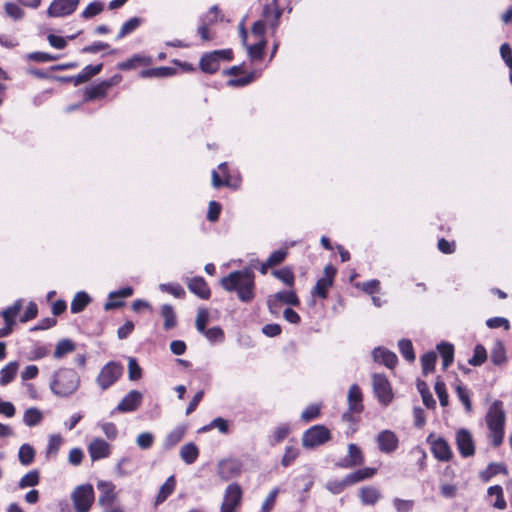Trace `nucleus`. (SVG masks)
I'll list each match as a JSON object with an SVG mask.
<instances>
[{"mask_svg":"<svg viewBox=\"0 0 512 512\" xmlns=\"http://www.w3.org/2000/svg\"><path fill=\"white\" fill-rule=\"evenodd\" d=\"M490 360L495 365H501L506 361L505 348L501 342L495 343L491 350Z\"/></svg>","mask_w":512,"mask_h":512,"instance_id":"47","label":"nucleus"},{"mask_svg":"<svg viewBox=\"0 0 512 512\" xmlns=\"http://www.w3.org/2000/svg\"><path fill=\"white\" fill-rule=\"evenodd\" d=\"M221 287L228 293H236L240 302L250 303L256 296L255 273L251 267L236 270L221 278Z\"/></svg>","mask_w":512,"mask_h":512,"instance_id":"1","label":"nucleus"},{"mask_svg":"<svg viewBox=\"0 0 512 512\" xmlns=\"http://www.w3.org/2000/svg\"><path fill=\"white\" fill-rule=\"evenodd\" d=\"M500 55L508 68L512 69V49L508 43L501 45Z\"/></svg>","mask_w":512,"mask_h":512,"instance_id":"64","label":"nucleus"},{"mask_svg":"<svg viewBox=\"0 0 512 512\" xmlns=\"http://www.w3.org/2000/svg\"><path fill=\"white\" fill-rule=\"evenodd\" d=\"M104 2L96 0L89 3L86 8L82 11L81 17L83 19L93 18L104 11Z\"/></svg>","mask_w":512,"mask_h":512,"instance_id":"42","label":"nucleus"},{"mask_svg":"<svg viewBox=\"0 0 512 512\" xmlns=\"http://www.w3.org/2000/svg\"><path fill=\"white\" fill-rule=\"evenodd\" d=\"M76 349L75 343L70 339L60 340L54 350L53 356L56 359H61L65 355L72 353Z\"/></svg>","mask_w":512,"mask_h":512,"instance_id":"34","label":"nucleus"},{"mask_svg":"<svg viewBox=\"0 0 512 512\" xmlns=\"http://www.w3.org/2000/svg\"><path fill=\"white\" fill-rule=\"evenodd\" d=\"M487 359L486 349L482 345H477L474 349V355L469 359V364L472 366H480Z\"/></svg>","mask_w":512,"mask_h":512,"instance_id":"55","label":"nucleus"},{"mask_svg":"<svg viewBox=\"0 0 512 512\" xmlns=\"http://www.w3.org/2000/svg\"><path fill=\"white\" fill-rule=\"evenodd\" d=\"M372 385L378 401L383 405H388L393 399V393L387 377L383 374H373Z\"/></svg>","mask_w":512,"mask_h":512,"instance_id":"8","label":"nucleus"},{"mask_svg":"<svg viewBox=\"0 0 512 512\" xmlns=\"http://www.w3.org/2000/svg\"><path fill=\"white\" fill-rule=\"evenodd\" d=\"M90 302L91 298L86 292H77L71 302V312L74 314L82 312Z\"/></svg>","mask_w":512,"mask_h":512,"instance_id":"31","label":"nucleus"},{"mask_svg":"<svg viewBox=\"0 0 512 512\" xmlns=\"http://www.w3.org/2000/svg\"><path fill=\"white\" fill-rule=\"evenodd\" d=\"M111 84L107 81H103L96 85H92L90 87H86L84 90L83 100L85 102L93 101L96 99H102L106 96L108 88Z\"/></svg>","mask_w":512,"mask_h":512,"instance_id":"22","label":"nucleus"},{"mask_svg":"<svg viewBox=\"0 0 512 512\" xmlns=\"http://www.w3.org/2000/svg\"><path fill=\"white\" fill-rule=\"evenodd\" d=\"M331 438L329 429L323 425H314L306 430L302 437V444L306 448H315L323 445Z\"/></svg>","mask_w":512,"mask_h":512,"instance_id":"5","label":"nucleus"},{"mask_svg":"<svg viewBox=\"0 0 512 512\" xmlns=\"http://www.w3.org/2000/svg\"><path fill=\"white\" fill-rule=\"evenodd\" d=\"M74 508L77 512H88L94 502L92 485L78 486L72 494Z\"/></svg>","mask_w":512,"mask_h":512,"instance_id":"6","label":"nucleus"},{"mask_svg":"<svg viewBox=\"0 0 512 512\" xmlns=\"http://www.w3.org/2000/svg\"><path fill=\"white\" fill-rule=\"evenodd\" d=\"M175 479L174 476H170L165 483L160 487L158 495L156 497L155 505L163 503L174 491Z\"/></svg>","mask_w":512,"mask_h":512,"instance_id":"36","label":"nucleus"},{"mask_svg":"<svg viewBox=\"0 0 512 512\" xmlns=\"http://www.w3.org/2000/svg\"><path fill=\"white\" fill-rule=\"evenodd\" d=\"M102 67H103L102 63L97 64V65L85 66L81 70V72L78 75H76L75 86L85 83V82L89 81L92 77H94L95 75L99 74L102 70Z\"/></svg>","mask_w":512,"mask_h":512,"instance_id":"28","label":"nucleus"},{"mask_svg":"<svg viewBox=\"0 0 512 512\" xmlns=\"http://www.w3.org/2000/svg\"><path fill=\"white\" fill-rule=\"evenodd\" d=\"M488 496L495 497V501L493 502V507L503 510L506 508L507 504L503 495V488L500 485L491 486L488 488Z\"/></svg>","mask_w":512,"mask_h":512,"instance_id":"38","label":"nucleus"},{"mask_svg":"<svg viewBox=\"0 0 512 512\" xmlns=\"http://www.w3.org/2000/svg\"><path fill=\"white\" fill-rule=\"evenodd\" d=\"M18 457H19V461L23 465H25V466L30 465L34 461L35 450L31 445L23 444L19 448Z\"/></svg>","mask_w":512,"mask_h":512,"instance_id":"44","label":"nucleus"},{"mask_svg":"<svg viewBox=\"0 0 512 512\" xmlns=\"http://www.w3.org/2000/svg\"><path fill=\"white\" fill-rule=\"evenodd\" d=\"M375 473V468L365 467L347 474L345 476V483L348 486H352L356 483L372 478L375 475Z\"/></svg>","mask_w":512,"mask_h":512,"instance_id":"24","label":"nucleus"},{"mask_svg":"<svg viewBox=\"0 0 512 512\" xmlns=\"http://www.w3.org/2000/svg\"><path fill=\"white\" fill-rule=\"evenodd\" d=\"M231 58L232 51L230 49L206 53L200 59V68L205 73L213 74L219 69L221 61L230 60Z\"/></svg>","mask_w":512,"mask_h":512,"instance_id":"4","label":"nucleus"},{"mask_svg":"<svg viewBox=\"0 0 512 512\" xmlns=\"http://www.w3.org/2000/svg\"><path fill=\"white\" fill-rule=\"evenodd\" d=\"M376 442L379 450L386 454L393 453L399 446L397 435L389 429L381 431L376 437Z\"/></svg>","mask_w":512,"mask_h":512,"instance_id":"15","label":"nucleus"},{"mask_svg":"<svg viewBox=\"0 0 512 512\" xmlns=\"http://www.w3.org/2000/svg\"><path fill=\"white\" fill-rule=\"evenodd\" d=\"M63 444V437L60 434H53L49 437L48 445L46 448L45 456L47 459L56 458L61 446Z\"/></svg>","mask_w":512,"mask_h":512,"instance_id":"32","label":"nucleus"},{"mask_svg":"<svg viewBox=\"0 0 512 512\" xmlns=\"http://www.w3.org/2000/svg\"><path fill=\"white\" fill-rule=\"evenodd\" d=\"M123 368L115 362H109L100 371L97 377L98 385L104 390L112 386L122 375Z\"/></svg>","mask_w":512,"mask_h":512,"instance_id":"9","label":"nucleus"},{"mask_svg":"<svg viewBox=\"0 0 512 512\" xmlns=\"http://www.w3.org/2000/svg\"><path fill=\"white\" fill-rule=\"evenodd\" d=\"M38 307L37 304L33 301L29 302L24 314L20 317L21 323H26L37 317Z\"/></svg>","mask_w":512,"mask_h":512,"instance_id":"62","label":"nucleus"},{"mask_svg":"<svg viewBox=\"0 0 512 512\" xmlns=\"http://www.w3.org/2000/svg\"><path fill=\"white\" fill-rule=\"evenodd\" d=\"M19 368L17 361H11L0 370V385L10 384L16 377Z\"/></svg>","mask_w":512,"mask_h":512,"instance_id":"27","label":"nucleus"},{"mask_svg":"<svg viewBox=\"0 0 512 512\" xmlns=\"http://www.w3.org/2000/svg\"><path fill=\"white\" fill-rule=\"evenodd\" d=\"M287 254H288L287 247L272 252L271 255L269 256V258L267 259L268 265L276 266V265L281 264L285 260Z\"/></svg>","mask_w":512,"mask_h":512,"instance_id":"60","label":"nucleus"},{"mask_svg":"<svg viewBox=\"0 0 512 512\" xmlns=\"http://www.w3.org/2000/svg\"><path fill=\"white\" fill-rule=\"evenodd\" d=\"M281 303L297 306L299 305V299L294 291H279L268 297L267 305L269 311L272 314H278Z\"/></svg>","mask_w":512,"mask_h":512,"instance_id":"12","label":"nucleus"},{"mask_svg":"<svg viewBox=\"0 0 512 512\" xmlns=\"http://www.w3.org/2000/svg\"><path fill=\"white\" fill-rule=\"evenodd\" d=\"M81 33H82V31H78L76 34L69 35L66 38H64L62 36L55 35V34H49L47 36V40L51 47L61 50L67 46V40H74Z\"/></svg>","mask_w":512,"mask_h":512,"instance_id":"40","label":"nucleus"},{"mask_svg":"<svg viewBox=\"0 0 512 512\" xmlns=\"http://www.w3.org/2000/svg\"><path fill=\"white\" fill-rule=\"evenodd\" d=\"M97 488L100 492L99 504L103 506L105 512H123L119 507H114L116 499L115 485L109 481H99Z\"/></svg>","mask_w":512,"mask_h":512,"instance_id":"7","label":"nucleus"},{"mask_svg":"<svg viewBox=\"0 0 512 512\" xmlns=\"http://www.w3.org/2000/svg\"><path fill=\"white\" fill-rule=\"evenodd\" d=\"M80 0H53L47 8V15L52 18L66 17L73 14Z\"/></svg>","mask_w":512,"mask_h":512,"instance_id":"10","label":"nucleus"},{"mask_svg":"<svg viewBox=\"0 0 512 512\" xmlns=\"http://www.w3.org/2000/svg\"><path fill=\"white\" fill-rule=\"evenodd\" d=\"M159 289L176 298H184L186 295L184 288L178 283H163L159 285Z\"/></svg>","mask_w":512,"mask_h":512,"instance_id":"48","label":"nucleus"},{"mask_svg":"<svg viewBox=\"0 0 512 512\" xmlns=\"http://www.w3.org/2000/svg\"><path fill=\"white\" fill-rule=\"evenodd\" d=\"M4 9L6 14L14 20H20L24 16V11L16 3L8 2L5 4Z\"/></svg>","mask_w":512,"mask_h":512,"instance_id":"58","label":"nucleus"},{"mask_svg":"<svg viewBox=\"0 0 512 512\" xmlns=\"http://www.w3.org/2000/svg\"><path fill=\"white\" fill-rule=\"evenodd\" d=\"M335 274L336 269L332 265H327L324 268V276L318 279L312 290V294L325 299L328 294V289L333 285V278Z\"/></svg>","mask_w":512,"mask_h":512,"instance_id":"14","label":"nucleus"},{"mask_svg":"<svg viewBox=\"0 0 512 512\" xmlns=\"http://www.w3.org/2000/svg\"><path fill=\"white\" fill-rule=\"evenodd\" d=\"M241 471L242 465L238 460L235 459H224L221 460L217 465L218 476L224 481H228L234 477L239 476Z\"/></svg>","mask_w":512,"mask_h":512,"instance_id":"16","label":"nucleus"},{"mask_svg":"<svg viewBox=\"0 0 512 512\" xmlns=\"http://www.w3.org/2000/svg\"><path fill=\"white\" fill-rule=\"evenodd\" d=\"M437 355L435 352H427L421 357L423 373L427 375L434 371Z\"/></svg>","mask_w":512,"mask_h":512,"instance_id":"50","label":"nucleus"},{"mask_svg":"<svg viewBox=\"0 0 512 512\" xmlns=\"http://www.w3.org/2000/svg\"><path fill=\"white\" fill-rule=\"evenodd\" d=\"M364 463V455L356 444L348 445V453L347 455L340 459L337 463V466L341 468H354L356 466H360Z\"/></svg>","mask_w":512,"mask_h":512,"instance_id":"17","label":"nucleus"},{"mask_svg":"<svg viewBox=\"0 0 512 512\" xmlns=\"http://www.w3.org/2000/svg\"><path fill=\"white\" fill-rule=\"evenodd\" d=\"M126 297H128V287H123L118 292L110 293L104 306L105 309L112 310L124 306Z\"/></svg>","mask_w":512,"mask_h":512,"instance_id":"26","label":"nucleus"},{"mask_svg":"<svg viewBox=\"0 0 512 512\" xmlns=\"http://www.w3.org/2000/svg\"><path fill=\"white\" fill-rule=\"evenodd\" d=\"M456 393H457L459 400L464 405L466 411L468 413L471 412L472 411V403H471L470 395H469L467 388L462 385H458L456 387Z\"/></svg>","mask_w":512,"mask_h":512,"instance_id":"57","label":"nucleus"},{"mask_svg":"<svg viewBox=\"0 0 512 512\" xmlns=\"http://www.w3.org/2000/svg\"><path fill=\"white\" fill-rule=\"evenodd\" d=\"M185 435L184 427H176L173 429L165 438L164 446L165 448H172L177 443H179Z\"/></svg>","mask_w":512,"mask_h":512,"instance_id":"45","label":"nucleus"},{"mask_svg":"<svg viewBox=\"0 0 512 512\" xmlns=\"http://www.w3.org/2000/svg\"><path fill=\"white\" fill-rule=\"evenodd\" d=\"M28 61H33L37 63H46L50 61H56L59 59L58 55H53L47 52L35 51L28 53L26 56Z\"/></svg>","mask_w":512,"mask_h":512,"instance_id":"46","label":"nucleus"},{"mask_svg":"<svg viewBox=\"0 0 512 512\" xmlns=\"http://www.w3.org/2000/svg\"><path fill=\"white\" fill-rule=\"evenodd\" d=\"M187 287L191 293L201 299H209L211 295L210 288L203 277H192L187 279Z\"/></svg>","mask_w":512,"mask_h":512,"instance_id":"20","label":"nucleus"},{"mask_svg":"<svg viewBox=\"0 0 512 512\" xmlns=\"http://www.w3.org/2000/svg\"><path fill=\"white\" fill-rule=\"evenodd\" d=\"M272 275L288 286H293L294 284V274L292 270L288 267H284L279 270H274L272 271Z\"/></svg>","mask_w":512,"mask_h":512,"instance_id":"51","label":"nucleus"},{"mask_svg":"<svg viewBox=\"0 0 512 512\" xmlns=\"http://www.w3.org/2000/svg\"><path fill=\"white\" fill-rule=\"evenodd\" d=\"M435 392L439 398V401H440V405L445 407L448 405L449 403V397H448V393L446 391V385L444 382L442 381H437L435 383Z\"/></svg>","mask_w":512,"mask_h":512,"instance_id":"59","label":"nucleus"},{"mask_svg":"<svg viewBox=\"0 0 512 512\" xmlns=\"http://www.w3.org/2000/svg\"><path fill=\"white\" fill-rule=\"evenodd\" d=\"M432 453L439 461L447 462L451 460L453 452L448 442L443 438H438L432 442Z\"/></svg>","mask_w":512,"mask_h":512,"instance_id":"21","label":"nucleus"},{"mask_svg":"<svg viewBox=\"0 0 512 512\" xmlns=\"http://www.w3.org/2000/svg\"><path fill=\"white\" fill-rule=\"evenodd\" d=\"M437 349L443 358V368L447 369L454 359V347L450 343L442 342L437 345Z\"/></svg>","mask_w":512,"mask_h":512,"instance_id":"35","label":"nucleus"},{"mask_svg":"<svg viewBox=\"0 0 512 512\" xmlns=\"http://www.w3.org/2000/svg\"><path fill=\"white\" fill-rule=\"evenodd\" d=\"M161 316L164 319L163 327L165 330H170L176 326V315L170 304H164L161 306Z\"/></svg>","mask_w":512,"mask_h":512,"instance_id":"37","label":"nucleus"},{"mask_svg":"<svg viewBox=\"0 0 512 512\" xmlns=\"http://www.w3.org/2000/svg\"><path fill=\"white\" fill-rule=\"evenodd\" d=\"M88 452L92 461L107 458L110 453V445L101 438L94 439L88 446Z\"/></svg>","mask_w":512,"mask_h":512,"instance_id":"19","label":"nucleus"},{"mask_svg":"<svg viewBox=\"0 0 512 512\" xmlns=\"http://www.w3.org/2000/svg\"><path fill=\"white\" fill-rule=\"evenodd\" d=\"M278 494H279L278 488H274L268 494V496L266 497V499L264 500V502L262 504L261 512H271V510L273 509V507L275 505L276 498H277Z\"/></svg>","mask_w":512,"mask_h":512,"instance_id":"61","label":"nucleus"},{"mask_svg":"<svg viewBox=\"0 0 512 512\" xmlns=\"http://www.w3.org/2000/svg\"><path fill=\"white\" fill-rule=\"evenodd\" d=\"M362 392L360 387L357 384H353L350 386L348 390L347 395V401H348V411L345 412L342 416L343 420L345 421H351L352 420V414L356 413L359 414L363 410V404H362Z\"/></svg>","mask_w":512,"mask_h":512,"instance_id":"11","label":"nucleus"},{"mask_svg":"<svg viewBox=\"0 0 512 512\" xmlns=\"http://www.w3.org/2000/svg\"><path fill=\"white\" fill-rule=\"evenodd\" d=\"M176 70L172 67H157L147 69L141 72L142 77L165 78L172 76Z\"/></svg>","mask_w":512,"mask_h":512,"instance_id":"39","label":"nucleus"},{"mask_svg":"<svg viewBox=\"0 0 512 512\" xmlns=\"http://www.w3.org/2000/svg\"><path fill=\"white\" fill-rule=\"evenodd\" d=\"M198 456L199 449L193 442L184 444L180 449V457L182 461L188 465L193 464Z\"/></svg>","mask_w":512,"mask_h":512,"instance_id":"29","label":"nucleus"},{"mask_svg":"<svg viewBox=\"0 0 512 512\" xmlns=\"http://www.w3.org/2000/svg\"><path fill=\"white\" fill-rule=\"evenodd\" d=\"M153 442H154V436L150 432L141 433L140 435H138V437L136 439V443L141 449L150 448L152 446Z\"/></svg>","mask_w":512,"mask_h":512,"instance_id":"63","label":"nucleus"},{"mask_svg":"<svg viewBox=\"0 0 512 512\" xmlns=\"http://www.w3.org/2000/svg\"><path fill=\"white\" fill-rule=\"evenodd\" d=\"M372 356L374 361L382 363L388 368H393L397 363L396 354L383 347H376L372 352Z\"/></svg>","mask_w":512,"mask_h":512,"instance_id":"23","label":"nucleus"},{"mask_svg":"<svg viewBox=\"0 0 512 512\" xmlns=\"http://www.w3.org/2000/svg\"><path fill=\"white\" fill-rule=\"evenodd\" d=\"M218 169L223 174L224 179L221 178L218 171L213 170L212 171V186L214 188H220L222 186H230V180L227 175V170H228L227 163L226 162L221 163L218 166Z\"/></svg>","mask_w":512,"mask_h":512,"instance_id":"33","label":"nucleus"},{"mask_svg":"<svg viewBox=\"0 0 512 512\" xmlns=\"http://www.w3.org/2000/svg\"><path fill=\"white\" fill-rule=\"evenodd\" d=\"M381 496L380 490L373 486L362 487L359 491V498L364 505L376 504Z\"/></svg>","mask_w":512,"mask_h":512,"instance_id":"25","label":"nucleus"},{"mask_svg":"<svg viewBox=\"0 0 512 512\" xmlns=\"http://www.w3.org/2000/svg\"><path fill=\"white\" fill-rule=\"evenodd\" d=\"M42 419H43V414L37 408H34V407L28 408L24 412L23 421L29 427L38 425L42 421Z\"/></svg>","mask_w":512,"mask_h":512,"instance_id":"41","label":"nucleus"},{"mask_svg":"<svg viewBox=\"0 0 512 512\" xmlns=\"http://www.w3.org/2000/svg\"><path fill=\"white\" fill-rule=\"evenodd\" d=\"M22 306L23 300L18 299L11 306L7 307L1 312L5 324H8L12 327L15 325V317L19 314Z\"/></svg>","mask_w":512,"mask_h":512,"instance_id":"30","label":"nucleus"},{"mask_svg":"<svg viewBox=\"0 0 512 512\" xmlns=\"http://www.w3.org/2000/svg\"><path fill=\"white\" fill-rule=\"evenodd\" d=\"M203 335L211 343H221L224 340V332L220 327L206 329V332H204Z\"/></svg>","mask_w":512,"mask_h":512,"instance_id":"56","label":"nucleus"},{"mask_svg":"<svg viewBox=\"0 0 512 512\" xmlns=\"http://www.w3.org/2000/svg\"><path fill=\"white\" fill-rule=\"evenodd\" d=\"M487 426L492 433V443L495 447L503 442L505 413L501 401H495L486 415Z\"/></svg>","mask_w":512,"mask_h":512,"instance_id":"3","label":"nucleus"},{"mask_svg":"<svg viewBox=\"0 0 512 512\" xmlns=\"http://www.w3.org/2000/svg\"><path fill=\"white\" fill-rule=\"evenodd\" d=\"M209 322V311L206 308H199L196 316V329L199 333L206 332V325Z\"/></svg>","mask_w":512,"mask_h":512,"instance_id":"52","label":"nucleus"},{"mask_svg":"<svg viewBox=\"0 0 512 512\" xmlns=\"http://www.w3.org/2000/svg\"><path fill=\"white\" fill-rule=\"evenodd\" d=\"M398 347L402 356L409 362H413L415 360V353L413 349L412 342L408 339H401L398 342Z\"/></svg>","mask_w":512,"mask_h":512,"instance_id":"49","label":"nucleus"},{"mask_svg":"<svg viewBox=\"0 0 512 512\" xmlns=\"http://www.w3.org/2000/svg\"><path fill=\"white\" fill-rule=\"evenodd\" d=\"M39 483V473L36 470L29 471L19 481L20 488L33 487Z\"/></svg>","mask_w":512,"mask_h":512,"instance_id":"54","label":"nucleus"},{"mask_svg":"<svg viewBox=\"0 0 512 512\" xmlns=\"http://www.w3.org/2000/svg\"><path fill=\"white\" fill-rule=\"evenodd\" d=\"M80 377L72 368H62L54 374L51 390L60 397H68L79 387Z\"/></svg>","mask_w":512,"mask_h":512,"instance_id":"2","label":"nucleus"},{"mask_svg":"<svg viewBox=\"0 0 512 512\" xmlns=\"http://www.w3.org/2000/svg\"><path fill=\"white\" fill-rule=\"evenodd\" d=\"M242 499V490L236 483L227 486L220 512H235Z\"/></svg>","mask_w":512,"mask_h":512,"instance_id":"13","label":"nucleus"},{"mask_svg":"<svg viewBox=\"0 0 512 512\" xmlns=\"http://www.w3.org/2000/svg\"><path fill=\"white\" fill-rule=\"evenodd\" d=\"M248 55L252 60H261L263 58L264 50L266 48V41L259 39V41L253 45H245Z\"/></svg>","mask_w":512,"mask_h":512,"instance_id":"43","label":"nucleus"},{"mask_svg":"<svg viewBox=\"0 0 512 512\" xmlns=\"http://www.w3.org/2000/svg\"><path fill=\"white\" fill-rule=\"evenodd\" d=\"M456 444L459 453L463 457H470L475 453L474 442L471 433L466 429H460L456 433Z\"/></svg>","mask_w":512,"mask_h":512,"instance_id":"18","label":"nucleus"},{"mask_svg":"<svg viewBox=\"0 0 512 512\" xmlns=\"http://www.w3.org/2000/svg\"><path fill=\"white\" fill-rule=\"evenodd\" d=\"M214 428L218 429L222 434H227L229 432L228 421L224 418L217 417L213 419L208 425L204 426L201 431H209Z\"/></svg>","mask_w":512,"mask_h":512,"instance_id":"53","label":"nucleus"}]
</instances>
